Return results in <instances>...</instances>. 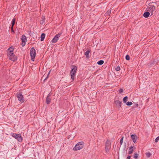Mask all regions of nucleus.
<instances>
[{"instance_id":"nucleus-1","label":"nucleus","mask_w":159,"mask_h":159,"mask_svg":"<svg viewBox=\"0 0 159 159\" xmlns=\"http://www.w3.org/2000/svg\"><path fill=\"white\" fill-rule=\"evenodd\" d=\"M156 5H157L156 2H152L149 3L148 5L146 8V10L151 13V16L153 15L156 12L155 9Z\"/></svg>"},{"instance_id":"nucleus-2","label":"nucleus","mask_w":159,"mask_h":159,"mask_svg":"<svg viewBox=\"0 0 159 159\" xmlns=\"http://www.w3.org/2000/svg\"><path fill=\"white\" fill-rule=\"evenodd\" d=\"M84 143L83 142H78L73 148L74 151H77L82 149L84 146Z\"/></svg>"},{"instance_id":"nucleus-3","label":"nucleus","mask_w":159,"mask_h":159,"mask_svg":"<svg viewBox=\"0 0 159 159\" xmlns=\"http://www.w3.org/2000/svg\"><path fill=\"white\" fill-rule=\"evenodd\" d=\"M11 135L13 138L17 139L18 141L21 142L22 141V138L20 134H16L14 133H11Z\"/></svg>"},{"instance_id":"nucleus-4","label":"nucleus","mask_w":159,"mask_h":159,"mask_svg":"<svg viewBox=\"0 0 159 159\" xmlns=\"http://www.w3.org/2000/svg\"><path fill=\"white\" fill-rule=\"evenodd\" d=\"M30 54L32 61H34L36 56V51L34 47L31 48L30 51Z\"/></svg>"},{"instance_id":"nucleus-5","label":"nucleus","mask_w":159,"mask_h":159,"mask_svg":"<svg viewBox=\"0 0 159 159\" xmlns=\"http://www.w3.org/2000/svg\"><path fill=\"white\" fill-rule=\"evenodd\" d=\"M16 95L18 100L20 101L21 103H22L24 102L25 99L21 93L19 92L17 93Z\"/></svg>"},{"instance_id":"nucleus-6","label":"nucleus","mask_w":159,"mask_h":159,"mask_svg":"<svg viewBox=\"0 0 159 159\" xmlns=\"http://www.w3.org/2000/svg\"><path fill=\"white\" fill-rule=\"evenodd\" d=\"M61 33H59L56 34L52 40V42L53 43H56L58 40L59 38L61 36Z\"/></svg>"},{"instance_id":"nucleus-7","label":"nucleus","mask_w":159,"mask_h":159,"mask_svg":"<svg viewBox=\"0 0 159 159\" xmlns=\"http://www.w3.org/2000/svg\"><path fill=\"white\" fill-rule=\"evenodd\" d=\"M21 40L22 42V47H24L25 45L27 40L26 37L24 34L22 35Z\"/></svg>"},{"instance_id":"nucleus-8","label":"nucleus","mask_w":159,"mask_h":159,"mask_svg":"<svg viewBox=\"0 0 159 159\" xmlns=\"http://www.w3.org/2000/svg\"><path fill=\"white\" fill-rule=\"evenodd\" d=\"M110 148V142L108 141L106 142L105 144V150L107 152H109Z\"/></svg>"},{"instance_id":"nucleus-9","label":"nucleus","mask_w":159,"mask_h":159,"mask_svg":"<svg viewBox=\"0 0 159 159\" xmlns=\"http://www.w3.org/2000/svg\"><path fill=\"white\" fill-rule=\"evenodd\" d=\"M71 70L70 73H76L77 70V67L75 65H72L71 67Z\"/></svg>"},{"instance_id":"nucleus-10","label":"nucleus","mask_w":159,"mask_h":159,"mask_svg":"<svg viewBox=\"0 0 159 159\" xmlns=\"http://www.w3.org/2000/svg\"><path fill=\"white\" fill-rule=\"evenodd\" d=\"M114 103L116 105V107L118 108H120L121 105V102L119 100L114 101Z\"/></svg>"},{"instance_id":"nucleus-11","label":"nucleus","mask_w":159,"mask_h":159,"mask_svg":"<svg viewBox=\"0 0 159 159\" xmlns=\"http://www.w3.org/2000/svg\"><path fill=\"white\" fill-rule=\"evenodd\" d=\"M9 58L10 60L13 61H16L17 60V57L14 54L11 56H9Z\"/></svg>"},{"instance_id":"nucleus-12","label":"nucleus","mask_w":159,"mask_h":159,"mask_svg":"<svg viewBox=\"0 0 159 159\" xmlns=\"http://www.w3.org/2000/svg\"><path fill=\"white\" fill-rule=\"evenodd\" d=\"M131 138L134 143L136 142L138 139L137 136L135 134H132L131 135Z\"/></svg>"},{"instance_id":"nucleus-13","label":"nucleus","mask_w":159,"mask_h":159,"mask_svg":"<svg viewBox=\"0 0 159 159\" xmlns=\"http://www.w3.org/2000/svg\"><path fill=\"white\" fill-rule=\"evenodd\" d=\"M50 96L51 95L49 93L46 97V102L47 104H49L51 102V99L50 98Z\"/></svg>"},{"instance_id":"nucleus-14","label":"nucleus","mask_w":159,"mask_h":159,"mask_svg":"<svg viewBox=\"0 0 159 159\" xmlns=\"http://www.w3.org/2000/svg\"><path fill=\"white\" fill-rule=\"evenodd\" d=\"M148 11H147L146 12H145L143 13V16L145 18L148 17L150 15V13Z\"/></svg>"},{"instance_id":"nucleus-15","label":"nucleus","mask_w":159,"mask_h":159,"mask_svg":"<svg viewBox=\"0 0 159 159\" xmlns=\"http://www.w3.org/2000/svg\"><path fill=\"white\" fill-rule=\"evenodd\" d=\"M129 151L128 153L129 154H132L134 150V148L133 146H131L129 149Z\"/></svg>"},{"instance_id":"nucleus-16","label":"nucleus","mask_w":159,"mask_h":159,"mask_svg":"<svg viewBox=\"0 0 159 159\" xmlns=\"http://www.w3.org/2000/svg\"><path fill=\"white\" fill-rule=\"evenodd\" d=\"M76 73H70V75L71 76V78L72 80V81L74 80L75 77V75Z\"/></svg>"},{"instance_id":"nucleus-17","label":"nucleus","mask_w":159,"mask_h":159,"mask_svg":"<svg viewBox=\"0 0 159 159\" xmlns=\"http://www.w3.org/2000/svg\"><path fill=\"white\" fill-rule=\"evenodd\" d=\"M45 17L43 16H42V20L40 21V24L43 25L45 22Z\"/></svg>"},{"instance_id":"nucleus-18","label":"nucleus","mask_w":159,"mask_h":159,"mask_svg":"<svg viewBox=\"0 0 159 159\" xmlns=\"http://www.w3.org/2000/svg\"><path fill=\"white\" fill-rule=\"evenodd\" d=\"M90 50H87L86 51L85 53L84 54L86 56V57L87 58H89V53L90 52Z\"/></svg>"},{"instance_id":"nucleus-19","label":"nucleus","mask_w":159,"mask_h":159,"mask_svg":"<svg viewBox=\"0 0 159 159\" xmlns=\"http://www.w3.org/2000/svg\"><path fill=\"white\" fill-rule=\"evenodd\" d=\"M45 34L44 33L42 34L40 38H41V41H43L44 40L45 37Z\"/></svg>"},{"instance_id":"nucleus-20","label":"nucleus","mask_w":159,"mask_h":159,"mask_svg":"<svg viewBox=\"0 0 159 159\" xmlns=\"http://www.w3.org/2000/svg\"><path fill=\"white\" fill-rule=\"evenodd\" d=\"M16 21V19L15 18H13L11 21V27H13L14 25H15V23Z\"/></svg>"},{"instance_id":"nucleus-21","label":"nucleus","mask_w":159,"mask_h":159,"mask_svg":"<svg viewBox=\"0 0 159 159\" xmlns=\"http://www.w3.org/2000/svg\"><path fill=\"white\" fill-rule=\"evenodd\" d=\"M104 62L103 60H101L97 62V64L99 65H102L103 64Z\"/></svg>"},{"instance_id":"nucleus-22","label":"nucleus","mask_w":159,"mask_h":159,"mask_svg":"<svg viewBox=\"0 0 159 159\" xmlns=\"http://www.w3.org/2000/svg\"><path fill=\"white\" fill-rule=\"evenodd\" d=\"M111 10H109L106 13H105L106 16H109V15H110V14L111 13Z\"/></svg>"},{"instance_id":"nucleus-23","label":"nucleus","mask_w":159,"mask_h":159,"mask_svg":"<svg viewBox=\"0 0 159 159\" xmlns=\"http://www.w3.org/2000/svg\"><path fill=\"white\" fill-rule=\"evenodd\" d=\"M128 98L127 96H125L123 98V101L124 103L126 102L128 100Z\"/></svg>"},{"instance_id":"nucleus-24","label":"nucleus","mask_w":159,"mask_h":159,"mask_svg":"<svg viewBox=\"0 0 159 159\" xmlns=\"http://www.w3.org/2000/svg\"><path fill=\"white\" fill-rule=\"evenodd\" d=\"M146 156L148 157H149L152 155L151 153L149 152H147L146 153Z\"/></svg>"},{"instance_id":"nucleus-25","label":"nucleus","mask_w":159,"mask_h":159,"mask_svg":"<svg viewBox=\"0 0 159 159\" xmlns=\"http://www.w3.org/2000/svg\"><path fill=\"white\" fill-rule=\"evenodd\" d=\"M8 56H11V55L14 54V53H13V52H12V51H8Z\"/></svg>"},{"instance_id":"nucleus-26","label":"nucleus","mask_w":159,"mask_h":159,"mask_svg":"<svg viewBox=\"0 0 159 159\" xmlns=\"http://www.w3.org/2000/svg\"><path fill=\"white\" fill-rule=\"evenodd\" d=\"M138 154H137V153H134V158L135 159H137L138 157Z\"/></svg>"},{"instance_id":"nucleus-27","label":"nucleus","mask_w":159,"mask_h":159,"mask_svg":"<svg viewBox=\"0 0 159 159\" xmlns=\"http://www.w3.org/2000/svg\"><path fill=\"white\" fill-rule=\"evenodd\" d=\"M125 59L127 60H129L130 59V57L129 55H126L125 56Z\"/></svg>"},{"instance_id":"nucleus-28","label":"nucleus","mask_w":159,"mask_h":159,"mask_svg":"<svg viewBox=\"0 0 159 159\" xmlns=\"http://www.w3.org/2000/svg\"><path fill=\"white\" fill-rule=\"evenodd\" d=\"M126 104L127 106H130L132 104V102H128L126 103Z\"/></svg>"},{"instance_id":"nucleus-29","label":"nucleus","mask_w":159,"mask_h":159,"mask_svg":"<svg viewBox=\"0 0 159 159\" xmlns=\"http://www.w3.org/2000/svg\"><path fill=\"white\" fill-rule=\"evenodd\" d=\"M115 70L117 71H119L120 70V66H118L116 67L115 69Z\"/></svg>"},{"instance_id":"nucleus-30","label":"nucleus","mask_w":159,"mask_h":159,"mask_svg":"<svg viewBox=\"0 0 159 159\" xmlns=\"http://www.w3.org/2000/svg\"><path fill=\"white\" fill-rule=\"evenodd\" d=\"M123 138H124V137H122L120 140V145H122V143H123Z\"/></svg>"},{"instance_id":"nucleus-31","label":"nucleus","mask_w":159,"mask_h":159,"mask_svg":"<svg viewBox=\"0 0 159 159\" xmlns=\"http://www.w3.org/2000/svg\"><path fill=\"white\" fill-rule=\"evenodd\" d=\"M13 48L12 47H11L9 48H8V51H12V52H13Z\"/></svg>"},{"instance_id":"nucleus-32","label":"nucleus","mask_w":159,"mask_h":159,"mask_svg":"<svg viewBox=\"0 0 159 159\" xmlns=\"http://www.w3.org/2000/svg\"><path fill=\"white\" fill-rule=\"evenodd\" d=\"M159 140V136H158L157 138H156V139H155V142L156 143H157L158 142Z\"/></svg>"},{"instance_id":"nucleus-33","label":"nucleus","mask_w":159,"mask_h":159,"mask_svg":"<svg viewBox=\"0 0 159 159\" xmlns=\"http://www.w3.org/2000/svg\"><path fill=\"white\" fill-rule=\"evenodd\" d=\"M123 92V90L122 89H120L119 91V93H121Z\"/></svg>"},{"instance_id":"nucleus-34","label":"nucleus","mask_w":159,"mask_h":159,"mask_svg":"<svg viewBox=\"0 0 159 159\" xmlns=\"http://www.w3.org/2000/svg\"><path fill=\"white\" fill-rule=\"evenodd\" d=\"M134 106V107H137L138 106V104L137 103H136V104L135 105V106Z\"/></svg>"},{"instance_id":"nucleus-35","label":"nucleus","mask_w":159,"mask_h":159,"mask_svg":"<svg viewBox=\"0 0 159 159\" xmlns=\"http://www.w3.org/2000/svg\"><path fill=\"white\" fill-rule=\"evenodd\" d=\"M48 75H47L46 77L44 79V80L43 81H44L46 80L47 79H48Z\"/></svg>"},{"instance_id":"nucleus-36","label":"nucleus","mask_w":159,"mask_h":159,"mask_svg":"<svg viewBox=\"0 0 159 159\" xmlns=\"http://www.w3.org/2000/svg\"><path fill=\"white\" fill-rule=\"evenodd\" d=\"M11 31L12 32H13V33L14 32V30L13 29V27H11Z\"/></svg>"},{"instance_id":"nucleus-37","label":"nucleus","mask_w":159,"mask_h":159,"mask_svg":"<svg viewBox=\"0 0 159 159\" xmlns=\"http://www.w3.org/2000/svg\"><path fill=\"white\" fill-rule=\"evenodd\" d=\"M131 156H129L127 157V159H130Z\"/></svg>"},{"instance_id":"nucleus-38","label":"nucleus","mask_w":159,"mask_h":159,"mask_svg":"<svg viewBox=\"0 0 159 159\" xmlns=\"http://www.w3.org/2000/svg\"><path fill=\"white\" fill-rule=\"evenodd\" d=\"M50 70L49 71V72H48V75H48L49 76V74H50Z\"/></svg>"}]
</instances>
